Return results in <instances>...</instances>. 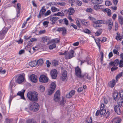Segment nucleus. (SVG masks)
I'll list each match as a JSON object with an SVG mask.
<instances>
[{
	"label": "nucleus",
	"mask_w": 123,
	"mask_h": 123,
	"mask_svg": "<svg viewBox=\"0 0 123 123\" xmlns=\"http://www.w3.org/2000/svg\"><path fill=\"white\" fill-rule=\"evenodd\" d=\"M54 90L53 89L50 88L49 89L48 92V95H50L54 92Z\"/></svg>",
	"instance_id": "43"
},
{
	"label": "nucleus",
	"mask_w": 123,
	"mask_h": 123,
	"mask_svg": "<svg viewBox=\"0 0 123 123\" xmlns=\"http://www.w3.org/2000/svg\"><path fill=\"white\" fill-rule=\"evenodd\" d=\"M118 21L119 23L121 25L123 24V18L121 16H118Z\"/></svg>",
	"instance_id": "31"
},
{
	"label": "nucleus",
	"mask_w": 123,
	"mask_h": 123,
	"mask_svg": "<svg viewBox=\"0 0 123 123\" xmlns=\"http://www.w3.org/2000/svg\"><path fill=\"white\" fill-rule=\"evenodd\" d=\"M7 123H12L13 120L12 119L6 118L5 120Z\"/></svg>",
	"instance_id": "49"
},
{
	"label": "nucleus",
	"mask_w": 123,
	"mask_h": 123,
	"mask_svg": "<svg viewBox=\"0 0 123 123\" xmlns=\"http://www.w3.org/2000/svg\"><path fill=\"white\" fill-rule=\"evenodd\" d=\"M37 93L36 92H29L27 94L28 98L31 101H37L38 99Z\"/></svg>",
	"instance_id": "1"
},
{
	"label": "nucleus",
	"mask_w": 123,
	"mask_h": 123,
	"mask_svg": "<svg viewBox=\"0 0 123 123\" xmlns=\"http://www.w3.org/2000/svg\"><path fill=\"white\" fill-rule=\"evenodd\" d=\"M94 9L96 11L104 8L103 5L99 4L95 5L93 6Z\"/></svg>",
	"instance_id": "17"
},
{
	"label": "nucleus",
	"mask_w": 123,
	"mask_h": 123,
	"mask_svg": "<svg viewBox=\"0 0 123 123\" xmlns=\"http://www.w3.org/2000/svg\"><path fill=\"white\" fill-rule=\"evenodd\" d=\"M49 37H43L42 38L41 41L43 43H45L47 42L48 40H49Z\"/></svg>",
	"instance_id": "26"
},
{
	"label": "nucleus",
	"mask_w": 123,
	"mask_h": 123,
	"mask_svg": "<svg viewBox=\"0 0 123 123\" xmlns=\"http://www.w3.org/2000/svg\"><path fill=\"white\" fill-rule=\"evenodd\" d=\"M79 20L81 21L82 24L84 25H87L88 24V22L87 21L85 20L84 19H79Z\"/></svg>",
	"instance_id": "28"
},
{
	"label": "nucleus",
	"mask_w": 123,
	"mask_h": 123,
	"mask_svg": "<svg viewBox=\"0 0 123 123\" xmlns=\"http://www.w3.org/2000/svg\"><path fill=\"white\" fill-rule=\"evenodd\" d=\"M14 85V84L13 83V80H11L10 83V84L9 85V87L10 89H12V88L13 86Z\"/></svg>",
	"instance_id": "46"
},
{
	"label": "nucleus",
	"mask_w": 123,
	"mask_h": 123,
	"mask_svg": "<svg viewBox=\"0 0 123 123\" xmlns=\"http://www.w3.org/2000/svg\"><path fill=\"white\" fill-rule=\"evenodd\" d=\"M25 91V90H23L22 91L18 92L17 93V95L20 96L21 99L25 100L24 97V93Z\"/></svg>",
	"instance_id": "16"
},
{
	"label": "nucleus",
	"mask_w": 123,
	"mask_h": 123,
	"mask_svg": "<svg viewBox=\"0 0 123 123\" xmlns=\"http://www.w3.org/2000/svg\"><path fill=\"white\" fill-rule=\"evenodd\" d=\"M60 97V92L57 90L55 93L54 98V100L55 102H58L59 100Z\"/></svg>",
	"instance_id": "11"
},
{
	"label": "nucleus",
	"mask_w": 123,
	"mask_h": 123,
	"mask_svg": "<svg viewBox=\"0 0 123 123\" xmlns=\"http://www.w3.org/2000/svg\"><path fill=\"white\" fill-rule=\"evenodd\" d=\"M45 6H43L42 7L40 11L39 15L37 16V17L39 18L41 17L42 16H44V13L46 11V9L45 8Z\"/></svg>",
	"instance_id": "10"
},
{
	"label": "nucleus",
	"mask_w": 123,
	"mask_h": 123,
	"mask_svg": "<svg viewBox=\"0 0 123 123\" xmlns=\"http://www.w3.org/2000/svg\"><path fill=\"white\" fill-rule=\"evenodd\" d=\"M51 13V11L49 10H48L46 12L44 13V16H47L49 15H50Z\"/></svg>",
	"instance_id": "48"
},
{
	"label": "nucleus",
	"mask_w": 123,
	"mask_h": 123,
	"mask_svg": "<svg viewBox=\"0 0 123 123\" xmlns=\"http://www.w3.org/2000/svg\"><path fill=\"white\" fill-rule=\"evenodd\" d=\"M30 109L33 111H38L39 108V104L37 103L33 102L30 103Z\"/></svg>",
	"instance_id": "2"
},
{
	"label": "nucleus",
	"mask_w": 123,
	"mask_h": 123,
	"mask_svg": "<svg viewBox=\"0 0 123 123\" xmlns=\"http://www.w3.org/2000/svg\"><path fill=\"white\" fill-rule=\"evenodd\" d=\"M17 8L16 9V10L17 11L18 14L20 12L21 9V5L20 3H18L17 4Z\"/></svg>",
	"instance_id": "25"
},
{
	"label": "nucleus",
	"mask_w": 123,
	"mask_h": 123,
	"mask_svg": "<svg viewBox=\"0 0 123 123\" xmlns=\"http://www.w3.org/2000/svg\"><path fill=\"white\" fill-rule=\"evenodd\" d=\"M106 24H113L112 20L111 19L107 20L106 21Z\"/></svg>",
	"instance_id": "42"
},
{
	"label": "nucleus",
	"mask_w": 123,
	"mask_h": 123,
	"mask_svg": "<svg viewBox=\"0 0 123 123\" xmlns=\"http://www.w3.org/2000/svg\"><path fill=\"white\" fill-rule=\"evenodd\" d=\"M65 103V101L64 100V98L63 97H62V99L61 100L60 102V103L61 105H63Z\"/></svg>",
	"instance_id": "57"
},
{
	"label": "nucleus",
	"mask_w": 123,
	"mask_h": 123,
	"mask_svg": "<svg viewBox=\"0 0 123 123\" xmlns=\"http://www.w3.org/2000/svg\"><path fill=\"white\" fill-rule=\"evenodd\" d=\"M119 106L117 105L114 106V110L115 112L118 114L120 115L121 113V111L119 108Z\"/></svg>",
	"instance_id": "12"
},
{
	"label": "nucleus",
	"mask_w": 123,
	"mask_h": 123,
	"mask_svg": "<svg viewBox=\"0 0 123 123\" xmlns=\"http://www.w3.org/2000/svg\"><path fill=\"white\" fill-rule=\"evenodd\" d=\"M123 62L121 60H120L119 62V66L120 67L122 68L123 67Z\"/></svg>",
	"instance_id": "56"
},
{
	"label": "nucleus",
	"mask_w": 123,
	"mask_h": 123,
	"mask_svg": "<svg viewBox=\"0 0 123 123\" xmlns=\"http://www.w3.org/2000/svg\"><path fill=\"white\" fill-rule=\"evenodd\" d=\"M48 78L44 75H41L39 78V81L42 83H46L48 82Z\"/></svg>",
	"instance_id": "6"
},
{
	"label": "nucleus",
	"mask_w": 123,
	"mask_h": 123,
	"mask_svg": "<svg viewBox=\"0 0 123 123\" xmlns=\"http://www.w3.org/2000/svg\"><path fill=\"white\" fill-rule=\"evenodd\" d=\"M62 16L64 15L67 14L68 12V10H63L61 11Z\"/></svg>",
	"instance_id": "38"
},
{
	"label": "nucleus",
	"mask_w": 123,
	"mask_h": 123,
	"mask_svg": "<svg viewBox=\"0 0 123 123\" xmlns=\"http://www.w3.org/2000/svg\"><path fill=\"white\" fill-rule=\"evenodd\" d=\"M75 75L77 77L79 78L83 77V75L81 74V70L78 66L75 68Z\"/></svg>",
	"instance_id": "4"
},
{
	"label": "nucleus",
	"mask_w": 123,
	"mask_h": 123,
	"mask_svg": "<svg viewBox=\"0 0 123 123\" xmlns=\"http://www.w3.org/2000/svg\"><path fill=\"white\" fill-rule=\"evenodd\" d=\"M76 3V5H77L78 6H80L81 5L82 2L81 1L78 0L77 1Z\"/></svg>",
	"instance_id": "54"
},
{
	"label": "nucleus",
	"mask_w": 123,
	"mask_h": 123,
	"mask_svg": "<svg viewBox=\"0 0 123 123\" xmlns=\"http://www.w3.org/2000/svg\"><path fill=\"white\" fill-rule=\"evenodd\" d=\"M40 91L42 92H43L45 90L44 87L42 85H40Z\"/></svg>",
	"instance_id": "51"
},
{
	"label": "nucleus",
	"mask_w": 123,
	"mask_h": 123,
	"mask_svg": "<svg viewBox=\"0 0 123 123\" xmlns=\"http://www.w3.org/2000/svg\"><path fill=\"white\" fill-rule=\"evenodd\" d=\"M119 64V61L118 59L115 60L114 62H111L109 63L110 65H111L113 67L117 66Z\"/></svg>",
	"instance_id": "13"
},
{
	"label": "nucleus",
	"mask_w": 123,
	"mask_h": 123,
	"mask_svg": "<svg viewBox=\"0 0 123 123\" xmlns=\"http://www.w3.org/2000/svg\"><path fill=\"white\" fill-rule=\"evenodd\" d=\"M37 62L36 60L32 61L29 63V65L31 67H35L37 65Z\"/></svg>",
	"instance_id": "23"
},
{
	"label": "nucleus",
	"mask_w": 123,
	"mask_h": 123,
	"mask_svg": "<svg viewBox=\"0 0 123 123\" xmlns=\"http://www.w3.org/2000/svg\"><path fill=\"white\" fill-rule=\"evenodd\" d=\"M116 84L115 80L113 79L108 83V86L111 88H113Z\"/></svg>",
	"instance_id": "15"
},
{
	"label": "nucleus",
	"mask_w": 123,
	"mask_h": 123,
	"mask_svg": "<svg viewBox=\"0 0 123 123\" xmlns=\"http://www.w3.org/2000/svg\"><path fill=\"white\" fill-rule=\"evenodd\" d=\"M24 80V78L22 75H21L18 77L17 78L16 82L20 84L23 82Z\"/></svg>",
	"instance_id": "14"
},
{
	"label": "nucleus",
	"mask_w": 123,
	"mask_h": 123,
	"mask_svg": "<svg viewBox=\"0 0 123 123\" xmlns=\"http://www.w3.org/2000/svg\"><path fill=\"white\" fill-rule=\"evenodd\" d=\"M83 77L85 78H86L89 80H90L91 79V77L90 76H89V75L87 74H85L83 76Z\"/></svg>",
	"instance_id": "52"
},
{
	"label": "nucleus",
	"mask_w": 123,
	"mask_h": 123,
	"mask_svg": "<svg viewBox=\"0 0 123 123\" xmlns=\"http://www.w3.org/2000/svg\"><path fill=\"white\" fill-rule=\"evenodd\" d=\"M25 52V50L23 49H22L20 50L18 54L19 55H21Z\"/></svg>",
	"instance_id": "64"
},
{
	"label": "nucleus",
	"mask_w": 123,
	"mask_h": 123,
	"mask_svg": "<svg viewBox=\"0 0 123 123\" xmlns=\"http://www.w3.org/2000/svg\"><path fill=\"white\" fill-rule=\"evenodd\" d=\"M51 10L52 12H53L59 11V9L55 7H52L51 8Z\"/></svg>",
	"instance_id": "36"
},
{
	"label": "nucleus",
	"mask_w": 123,
	"mask_h": 123,
	"mask_svg": "<svg viewBox=\"0 0 123 123\" xmlns=\"http://www.w3.org/2000/svg\"><path fill=\"white\" fill-rule=\"evenodd\" d=\"M8 30L7 28H3L0 31V39H3L5 37L6 34Z\"/></svg>",
	"instance_id": "5"
},
{
	"label": "nucleus",
	"mask_w": 123,
	"mask_h": 123,
	"mask_svg": "<svg viewBox=\"0 0 123 123\" xmlns=\"http://www.w3.org/2000/svg\"><path fill=\"white\" fill-rule=\"evenodd\" d=\"M76 22L77 26L78 27H80L81 25L78 19H77L76 20Z\"/></svg>",
	"instance_id": "62"
},
{
	"label": "nucleus",
	"mask_w": 123,
	"mask_h": 123,
	"mask_svg": "<svg viewBox=\"0 0 123 123\" xmlns=\"http://www.w3.org/2000/svg\"><path fill=\"white\" fill-rule=\"evenodd\" d=\"M62 34L64 36L66 34L67 30L64 27H62Z\"/></svg>",
	"instance_id": "32"
},
{
	"label": "nucleus",
	"mask_w": 123,
	"mask_h": 123,
	"mask_svg": "<svg viewBox=\"0 0 123 123\" xmlns=\"http://www.w3.org/2000/svg\"><path fill=\"white\" fill-rule=\"evenodd\" d=\"M113 53L115 54H116L117 55H119V53L118 52L117 50H116L115 49H114L113 50Z\"/></svg>",
	"instance_id": "61"
},
{
	"label": "nucleus",
	"mask_w": 123,
	"mask_h": 123,
	"mask_svg": "<svg viewBox=\"0 0 123 123\" xmlns=\"http://www.w3.org/2000/svg\"><path fill=\"white\" fill-rule=\"evenodd\" d=\"M123 38V35L121 36H116V38L118 41H120Z\"/></svg>",
	"instance_id": "35"
},
{
	"label": "nucleus",
	"mask_w": 123,
	"mask_h": 123,
	"mask_svg": "<svg viewBox=\"0 0 123 123\" xmlns=\"http://www.w3.org/2000/svg\"><path fill=\"white\" fill-rule=\"evenodd\" d=\"M117 104L120 107H123V99H120L117 101Z\"/></svg>",
	"instance_id": "24"
},
{
	"label": "nucleus",
	"mask_w": 123,
	"mask_h": 123,
	"mask_svg": "<svg viewBox=\"0 0 123 123\" xmlns=\"http://www.w3.org/2000/svg\"><path fill=\"white\" fill-rule=\"evenodd\" d=\"M29 79L31 81L34 83H36L37 81V77L34 74H32L30 75Z\"/></svg>",
	"instance_id": "8"
},
{
	"label": "nucleus",
	"mask_w": 123,
	"mask_h": 123,
	"mask_svg": "<svg viewBox=\"0 0 123 123\" xmlns=\"http://www.w3.org/2000/svg\"><path fill=\"white\" fill-rule=\"evenodd\" d=\"M37 65H41L43 63V60L41 59H40L37 61Z\"/></svg>",
	"instance_id": "30"
},
{
	"label": "nucleus",
	"mask_w": 123,
	"mask_h": 123,
	"mask_svg": "<svg viewBox=\"0 0 123 123\" xmlns=\"http://www.w3.org/2000/svg\"><path fill=\"white\" fill-rule=\"evenodd\" d=\"M123 72H122L117 74L116 77V80H117L122 76H123Z\"/></svg>",
	"instance_id": "39"
},
{
	"label": "nucleus",
	"mask_w": 123,
	"mask_h": 123,
	"mask_svg": "<svg viewBox=\"0 0 123 123\" xmlns=\"http://www.w3.org/2000/svg\"><path fill=\"white\" fill-rule=\"evenodd\" d=\"M102 31V30L101 29H99L95 33V35L97 36H98L100 35Z\"/></svg>",
	"instance_id": "33"
},
{
	"label": "nucleus",
	"mask_w": 123,
	"mask_h": 123,
	"mask_svg": "<svg viewBox=\"0 0 123 123\" xmlns=\"http://www.w3.org/2000/svg\"><path fill=\"white\" fill-rule=\"evenodd\" d=\"M93 11V10L90 8H88L86 10V12H92Z\"/></svg>",
	"instance_id": "60"
},
{
	"label": "nucleus",
	"mask_w": 123,
	"mask_h": 123,
	"mask_svg": "<svg viewBox=\"0 0 123 123\" xmlns=\"http://www.w3.org/2000/svg\"><path fill=\"white\" fill-rule=\"evenodd\" d=\"M49 23V22L48 21H45L43 22V24L44 26H46V27H47Z\"/></svg>",
	"instance_id": "58"
},
{
	"label": "nucleus",
	"mask_w": 123,
	"mask_h": 123,
	"mask_svg": "<svg viewBox=\"0 0 123 123\" xmlns=\"http://www.w3.org/2000/svg\"><path fill=\"white\" fill-rule=\"evenodd\" d=\"M75 92V91L74 90H72L68 94L66 95V97L68 98H70L74 95Z\"/></svg>",
	"instance_id": "21"
},
{
	"label": "nucleus",
	"mask_w": 123,
	"mask_h": 123,
	"mask_svg": "<svg viewBox=\"0 0 123 123\" xmlns=\"http://www.w3.org/2000/svg\"><path fill=\"white\" fill-rule=\"evenodd\" d=\"M51 42L52 43H58L60 42L59 40L57 38L53 39L52 40Z\"/></svg>",
	"instance_id": "40"
},
{
	"label": "nucleus",
	"mask_w": 123,
	"mask_h": 123,
	"mask_svg": "<svg viewBox=\"0 0 123 123\" xmlns=\"http://www.w3.org/2000/svg\"><path fill=\"white\" fill-rule=\"evenodd\" d=\"M68 10V14L70 15H73L75 12V10L73 7H70Z\"/></svg>",
	"instance_id": "22"
},
{
	"label": "nucleus",
	"mask_w": 123,
	"mask_h": 123,
	"mask_svg": "<svg viewBox=\"0 0 123 123\" xmlns=\"http://www.w3.org/2000/svg\"><path fill=\"white\" fill-rule=\"evenodd\" d=\"M83 90V88L82 87H80L77 90V92H81Z\"/></svg>",
	"instance_id": "59"
},
{
	"label": "nucleus",
	"mask_w": 123,
	"mask_h": 123,
	"mask_svg": "<svg viewBox=\"0 0 123 123\" xmlns=\"http://www.w3.org/2000/svg\"><path fill=\"white\" fill-rule=\"evenodd\" d=\"M100 115H101V117L104 116L106 111L105 109H100Z\"/></svg>",
	"instance_id": "29"
},
{
	"label": "nucleus",
	"mask_w": 123,
	"mask_h": 123,
	"mask_svg": "<svg viewBox=\"0 0 123 123\" xmlns=\"http://www.w3.org/2000/svg\"><path fill=\"white\" fill-rule=\"evenodd\" d=\"M56 85L55 83L54 82H52L50 85V88L52 89L53 90H55V88Z\"/></svg>",
	"instance_id": "34"
},
{
	"label": "nucleus",
	"mask_w": 123,
	"mask_h": 123,
	"mask_svg": "<svg viewBox=\"0 0 123 123\" xmlns=\"http://www.w3.org/2000/svg\"><path fill=\"white\" fill-rule=\"evenodd\" d=\"M67 72L66 71L64 70L63 71L61 78V80L63 81L65 80L67 77Z\"/></svg>",
	"instance_id": "19"
},
{
	"label": "nucleus",
	"mask_w": 123,
	"mask_h": 123,
	"mask_svg": "<svg viewBox=\"0 0 123 123\" xmlns=\"http://www.w3.org/2000/svg\"><path fill=\"white\" fill-rule=\"evenodd\" d=\"M56 4H57L59 5H60L61 6H64L66 5V3L64 2H55Z\"/></svg>",
	"instance_id": "37"
},
{
	"label": "nucleus",
	"mask_w": 123,
	"mask_h": 123,
	"mask_svg": "<svg viewBox=\"0 0 123 123\" xmlns=\"http://www.w3.org/2000/svg\"><path fill=\"white\" fill-rule=\"evenodd\" d=\"M50 74L52 79H55L57 76V72L55 69H54L50 71Z\"/></svg>",
	"instance_id": "9"
},
{
	"label": "nucleus",
	"mask_w": 123,
	"mask_h": 123,
	"mask_svg": "<svg viewBox=\"0 0 123 123\" xmlns=\"http://www.w3.org/2000/svg\"><path fill=\"white\" fill-rule=\"evenodd\" d=\"M113 97L116 101H117L120 99L119 93L116 92H114L113 93Z\"/></svg>",
	"instance_id": "7"
},
{
	"label": "nucleus",
	"mask_w": 123,
	"mask_h": 123,
	"mask_svg": "<svg viewBox=\"0 0 123 123\" xmlns=\"http://www.w3.org/2000/svg\"><path fill=\"white\" fill-rule=\"evenodd\" d=\"M108 30L109 31H110L111 30L112 26H113V24H108Z\"/></svg>",
	"instance_id": "63"
},
{
	"label": "nucleus",
	"mask_w": 123,
	"mask_h": 123,
	"mask_svg": "<svg viewBox=\"0 0 123 123\" xmlns=\"http://www.w3.org/2000/svg\"><path fill=\"white\" fill-rule=\"evenodd\" d=\"M91 2L92 4H100L103 2L102 0H92Z\"/></svg>",
	"instance_id": "27"
},
{
	"label": "nucleus",
	"mask_w": 123,
	"mask_h": 123,
	"mask_svg": "<svg viewBox=\"0 0 123 123\" xmlns=\"http://www.w3.org/2000/svg\"><path fill=\"white\" fill-rule=\"evenodd\" d=\"M74 51L72 50H70L69 52L66 51V55L65 56V58L66 59H70L74 57Z\"/></svg>",
	"instance_id": "3"
},
{
	"label": "nucleus",
	"mask_w": 123,
	"mask_h": 123,
	"mask_svg": "<svg viewBox=\"0 0 123 123\" xmlns=\"http://www.w3.org/2000/svg\"><path fill=\"white\" fill-rule=\"evenodd\" d=\"M110 112L109 111H107L105 114V115L104 116L106 118H107L110 115Z\"/></svg>",
	"instance_id": "53"
},
{
	"label": "nucleus",
	"mask_w": 123,
	"mask_h": 123,
	"mask_svg": "<svg viewBox=\"0 0 123 123\" xmlns=\"http://www.w3.org/2000/svg\"><path fill=\"white\" fill-rule=\"evenodd\" d=\"M27 123H37L33 119H29L27 121Z\"/></svg>",
	"instance_id": "50"
},
{
	"label": "nucleus",
	"mask_w": 123,
	"mask_h": 123,
	"mask_svg": "<svg viewBox=\"0 0 123 123\" xmlns=\"http://www.w3.org/2000/svg\"><path fill=\"white\" fill-rule=\"evenodd\" d=\"M112 121V123H120L121 121V119L120 118L117 117L113 119Z\"/></svg>",
	"instance_id": "20"
},
{
	"label": "nucleus",
	"mask_w": 123,
	"mask_h": 123,
	"mask_svg": "<svg viewBox=\"0 0 123 123\" xmlns=\"http://www.w3.org/2000/svg\"><path fill=\"white\" fill-rule=\"evenodd\" d=\"M64 23H65L66 25H68V21L67 19L65 18L64 19Z\"/></svg>",
	"instance_id": "55"
},
{
	"label": "nucleus",
	"mask_w": 123,
	"mask_h": 123,
	"mask_svg": "<svg viewBox=\"0 0 123 123\" xmlns=\"http://www.w3.org/2000/svg\"><path fill=\"white\" fill-rule=\"evenodd\" d=\"M56 47V45L55 43H53L51 45H50L49 46V48L50 49H51L55 48Z\"/></svg>",
	"instance_id": "41"
},
{
	"label": "nucleus",
	"mask_w": 123,
	"mask_h": 123,
	"mask_svg": "<svg viewBox=\"0 0 123 123\" xmlns=\"http://www.w3.org/2000/svg\"><path fill=\"white\" fill-rule=\"evenodd\" d=\"M58 19V18L55 17H53L51 18H50V21L52 25H54L55 22Z\"/></svg>",
	"instance_id": "18"
},
{
	"label": "nucleus",
	"mask_w": 123,
	"mask_h": 123,
	"mask_svg": "<svg viewBox=\"0 0 123 123\" xmlns=\"http://www.w3.org/2000/svg\"><path fill=\"white\" fill-rule=\"evenodd\" d=\"M83 31L85 33L89 34H90L91 33V32L89 30L87 29H85L83 30Z\"/></svg>",
	"instance_id": "45"
},
{
	"label": "nucleus",
	"mask_w": 123,
	"mask_h": 123,
	"mask_svg": "<svg viewBox=\"0 0 123 123\" xmlns=\"http://www.w3.org/2000/svg\"><path fill=\"white\" fill-rule=\"evenodd\" d=\"M105 5L107 6H109L112 4L111 2L108 0H107L105 1Z\"/></svg>",
	"instance_id": "47"
},
{
	"label": "nucleus",
	"mask_w": 123,
	"mask_h": 123,
	"mask_svg": "<svg viewBox=\"0 0 123 123\" xmlns=\"http://www.w3.org/2000/svg\"><path fill=\"white\" fill-rule=\"evenodd\" d=\"M119 95L120 99H123V90L120 91V92Z\"/></svg>",
	"instance_id": "44"
}]
</instances>
